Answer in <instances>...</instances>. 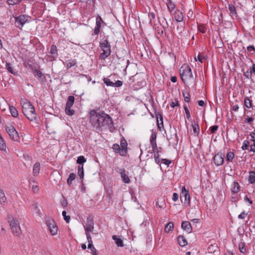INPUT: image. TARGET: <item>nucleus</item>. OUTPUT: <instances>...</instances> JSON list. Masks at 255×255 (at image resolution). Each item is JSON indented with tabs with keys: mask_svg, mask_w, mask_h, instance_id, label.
<instances>
[{
	"mask_svg": "<svg viewBox=\"0 0 255 255\" xmlns=\"http://www.w3.org/2000/svg\"><path fill=\"white\" fill-rule=\"evenodd\" d=\"M154 152V159H160V153H161V151L159 150V149L157 147V150H155L154 151H153ZM161 159H166L165 158H161Z\"/></svg>",
	"mask_w": 255,
	"mask_h": 255,
	"instance_id": "nucleus-42",
	"label": "nucleus"
},
{
	"mask_svg": "<svg viewBox=\"0 0 255 255\" xmlns=\"http://www.w3.org/2000/svg\"><path fill=\"white\" fill-rule=\"evenodd\" d=\"M103 81H104V83L107 86H111V87H113V86L114 82L111 81L110 80V79H109V78H104L103 79Z\"/></svg>",
	"mask_w": 255,
	"mask_h": 255,
	"instance_id": "nucleus-43",
	"label": "nucleus"
},
{
	"mask_svg": "<svg viewBox=\"0 0 255 255\" xmlns=\"http://www.w3.org/2000/svg\"><path fill=\"white\" fill-rule=\"evenodd\" d=\"M180 75L182 82L184 84L188 81L193 79L191 69L188 65L182 66L180 68Z\"/></svg>",
	"mask_w": 255,
	"mask_h": 255,
	"instance_id": "nucleus-4",
	"label": "nucleus"
},
{
	"mask_svg": "<svg viewBox=\"0 0 255 255\" xmlns=\"http://www.w3.org/2000/svg\"><path fill=\"white\" fill-rule=\"evenodd\" d=\"M85 232H92L94 229V222L93 217H88L86 220V225L84 226Z\"/></svg>",
	"mask_w": 255,
	"mask_h": 255,
	"instance_id": "nucleus-11",
	"label": "nucleus"
},
{
	"mask_svg": "<svg viewBox=\"0 0 255 255\" xmlns=\"http://www.w3.org/2000/svg\"><path fill=\"white\" fill-rule=\"evenodd\" d=\"M127 142L124 137L121 139V146L122 149V155H125L127 152Z\"/></svg>",
	"mask_w": 255,
	"mask_h": 255,
	"instance_id": "nucleus-13",
	"label": "nucleus"
},
{
	"mask_svg": "<svg viewBox=\"0 0 255 255\" xmlns=\"http://www.w3.org/2000/svg\"><path fill=\"white\" fill-rule=\"evenodd\" d=\"M243 75L246 77L247 79H252L253 75L250 69H248L246 72H244Z\"/></svg>",
	"mask_w": 255,
	"mask_h": 255,
	"instance_id": "nucleus-38",
	"label": "nucleus"
},
{
	"mask_svg": "<svg viewBox=\"0 0 255 255\" xmlns=\"http://www.w3.org/2000/svg\"><path fill=\"white\" fill-rule=\"evenodd\" d=\"M254 118H251V117L250 118L249 116H248L247 118H246L245 122L246 123L251 124L254 121Z\"/></svg>",
	"mask_w": 255,
	"mask_h": 255,
	"instance_id": "nucleus-61",
	"label": "nucleus"
},
{
	"mask_svg": "<svg viewBox=\"0 0 255 255\" xmlns=\"http://www.w3.org/2000/svg\"><path fill=\"white\" fill-rule=\"evenodd\" d=\"M9 111L11 116L14 118L17 117L18 116V111L16 109L12 106H10L9 107Z\"/></svg>",
	"mask_w": 255,
	"mask_h": 255,
	"instance_id": "nucleus-27",
	"label": "nucleus"
},
{
	"mask_svg": "<svg viewBox=\"0 0 255 255\" xmlns=\"http://www.w3.org/2000/svg\"><path fill=\"white\" fill-rule=\"evenodd\" d=\"M156 133L155 132H152L150 137V142L152 148V150H157V144L156 142Z\"/></svg>",
	"mask_w": 255,
	"mask_h": 255,
	"instance_id": "nucleus-14",
	"label": "nucleus"
},
{
	"mask_svg": "<svg viewBox=\"0 0 255 255\" xmlns=\"http://www.w3.org/2000/svg\"><path fill=\"white\" fill-rule=\"evenodd\" d=\"M8 223L12 233L16 236H19L21 234V230L18 220L13 218L11 221H9Z\"/></svg>",
	"mask_w": 255,
	"mask_h": 255,
	"instance_id": "nucleus-6",
	"label": "nucleus"
},
{
	"mask_svg": "<svg viewBox=\"0 0 255 255\" xmlns=\"http://www.w3.org/2000/svg\"><path fill=\"white\" fill-rule=\"evenodd\" d=\"M5 67L9 73H11L14 75H17V72L13 70V67H12L11 64L10 63L6 62Z\"/></svg>",
	"mask_w": 255,
	"mask_h": 255,
	"instance_id": "nucleus-26",
	"label": "nucleus"
},
{
	"mask_svg": "<svg viewBox=\"0 0 255 255\" xmlns=\"http://www.w3.org/2000/svg\"><path fill=\"white\" fill-rule=\"evenodd\" d=\"M181 228L188 234L192 232V226L188 221H183L181 224Z\"/></svg>",
	"mask_w": 255,
	"mask_h": 255,
	"instance_id": "nucleus-16",
	"label": "nucleus"
},
{
	"mask_svg": "<svg viewBox=\"0 0 255 255\" xmlns=\"http://www.w3.org/2000/svg\"><path fill=\"white\" fill-rule=\"evenodd\" d=\"M87 160H77V163L80 164L78 167V172L81 179L83 178L84 175L83 164Z\"/></svg>",
	"mask_w": 255,
	"mask_h": 255,
	"instance_id": "nucleus-15",
	"label": "nucleus"
},
{
	"mask_svg": "<svg viewBox=\"0 0 255 255\" xmlns=\"http://www.w3.org/2000/svg\"><path fill=\"white\" fill-rule=\"evenodd\" d=\"M247 50L251 54L255 53V48L253 45H250L247 47Z\"/></svg>",
	"mask_w": 255,
	"mask_h": 255,
	"instance_id": "nucleus-52",
	"label": "nucleus"
},
{
	"mask_svg": "<svg viewBox=\"0 0 255 255\" xmlns=\"http://www.w3.org/2000/svg\"><path fill=\"white\" fill-rule=\"evenodd\" d=\"M166 5L169 11L171 12L174 9L175 7V5L172 1H168L166 3Z\"/></svg>",
	"mask_w": 255,
	"mask_h": 255,
	"instance_id": "nucleus-35",
	"label": "nucleus"
},
{
	"mask_svg": "<svg viewBox=\"0 0 255 255\" xmlns=\"http://www.w3.org/2000/svg\"><path fill=\"white\" fill-rule=\"evenodd\" d=\"M61 205L64 207H66L68 205L67 200L63 196V200L61 201Z\"/></svg>",
	"mask_w": 255,
	"mask_h": 255,
	"instance_id": "nucleus-58",
	"label": "nucleus"
},
{
	"mask_svg": "<svg viewBox=\"0 0 255 255\" xmlns=\"http://www.w3.org/2000/svg\"><path fill=\"white\" fill-rule=\"evenodd\" d=\"M112 239L115 241L116 245L118 247H124V244L123 240L116 235H113Z\"/></svg>",
	"mask_w": 255,
	"mask_h": 255,
	"instance_id": "nucleus-22",
	"label": "nucleus"
},
{
	"mask_svg": "<svg viewBox=\"0 0 255 255\" xmlns=\"http://www.w3.org/2000/svg\"><path fill=\"white\" fill-rule=\"evenodd\" d=\"M155 116H156V119H157V121H158V119H159V121H161L163 120V117H162V116L161 114L158 113H155Z\"/></svg>",
	"mask_w": 255,
	"mask_h": 255,
	"instance_id": "nucleus-59",
	"label": "nucleus"
},
{
	"mask_svg": "<svg viewBox=\"0 0 255 255\" xmlns=\"http://www.w3.org/2000/svg\"><path fill=\"white\" fill-rule=\"evenodd\" d=\"M28 22L27 16L20 15L15 17V25L19 29H21L24 24Z\"/></svg>",
	"mask_w": 255,
	"mask_h": 255,
	"instance_id": "nucleus-8",
	"label": "nucleus"
},
{
	"mask_svg": "<svg viewBox=\"0 0 255 255\" xmlns=\"http://www.w3.org/2000/svg\"><path fill=\"white\" fill-rule=\"evenodd\" d=\"M76 178V174L72 173H70L67 180V182L69 186H70L72 184V181H73Z\"/></svg>",
	"mask_w": 255,
	"mask_h": 255,
	"instance_id": "nucleus-30",
	"label": "nucleus"
},
{
	"mask_svg": "<svg viewBox=\"0 0 255 255\" xmlns=\"http://www.w3.org/2000/svg\"><path fill=\"white\" fill-rule=\"evenodd\" d=\"M249 181V182L251 184H253L255 182V172H253V171L250 172Z\"/></svg>",
	"mask_w": 255,
	"mask_h": 255,
	"instance_id": "nucleus-32",
	"label": "nucleus"
},
{
	"mask_svg": "<svg viewBox=\"0 0 255 255\" xmlns=\"http://www.w3.org/2000/svg\"><path fill=\"white\" fill-rule=\"evenodd\" d=\"M50 53L53 55H58L57 49L55 45L52 44L50 47Z\"/></svg>",
	"mask_w": 255,
	"mask_h": 255,
	"instance_id": "nucleus-36",
	"label": "nucleus"
},
{
	"mask_svg": "<svg viewBox=\"0 0 255 255\" xmlns=\"http://www.w3.org/2000/svg\"><path fill=\"white\" fill-rule=\"evenodd\" d=\"M225 158V153L222 152V151L219 152L217 154H215L213 159H216V158L219 159H224Z\"/></svg>",
	"mask_w": 255,
	"mask_h": 255,
	"instance_id": "nucleus-40",
	"label": "nucleus"
},
{
	"mask_svg": "<svg viewBox=\"0 0 255 255\" xmlns=\"http://www.w3.org/2000/svg\"><path fill=\"white\" fill-rule=\"evenodd\" d=\"M250 136L251 137V140L253 141H255V133L254 132H252L250 134Z\"/></svg>",
	"mask_w": 255,
	"mask_h": 255,
	"instance_id": "nucleus-64",
	"label": "nucleus"
},
{
	"mask_svg": "<svg viewBox=\"0 0 255 255\" xmlns=\"http://www.w3.org/2000/svg\"><path fill=\"white\" fill-rule=\"evenodd\" d=\"M76 63L77 62L76 60H68L66 61V67L69 69L75 66Z\"/></svg>",
	"mask_w": 255,
	"mask_h": 255,
	"instance_id": "nucleus-29",
	"label": "nucleus"
},
{
	"mask_svg": "<svg viewBox=\"0 0 255 255\" xmlns=\"http://www.w3.org/2000/svg\"><path fill=\"white\" fill-rule=\"evenodd\" d=\"M239 249L241 253H245L246 251V250L245 248V245L244 243L239 244Z\"/></svg>",
	"mask_w": 255,
	"mask_h": 255,
	"instance_id": "nucleus-54",
	"label": "nucleus"
},
{
	"mask_svg": "<svg viewBox=\"0 0 255 255\" xmlns=\"http://www.w3.org/2000/svg\"><path fill=\"white\" fill-rule=\"evenodd\" d=\"M180 196L181 198L184 197L185 202L187 201L188 203L189 204L190 199V195L188 190L186 189L184 186L182 187Z\"/></svg>",
	"mask_w": 255,
	"mask_h": 255,
	"instance_id": "nucleus-12",
	"label": "nucleus"
},
{
	"mask_svg": "<svg viewBox=\"0 0 255 255\" xmlns=\"http://www.w3.org/2000/svg\"><path fill=\"white\" fill-rule=\"evenodd\" d=\"M40 169V164L39 162H36L34 164L33 168V173L34 176L37 175Z\"/></svg>",
	"mask_w": 255,
	"mask_h": 255,
	"instance_id": "nucleus-24",
	"label": "nucleus"
},
{
	"mask_svg": "<svg viewBox=\"0 0 255 255\" xmlns=\"http://www.w3.org/2000/svg\"><path fill=\"white\" fill-rule=\"evenodd\" d=\"M198 29L202 33H205L206 32L205 26L202 24H200L198 25Z\"/></svg>",
	"mask_w": 255,
	"mask_h": 255,
	"instance_id": "nucleus-49",
	"label": "nucleus"
},
{
	"mask_svg": "<svg viewBox=\"0 0 255 255\" xmlns=\"http://www.w3.org/2000/svg\"><path fill=\"white\" fill-rule=\"evenodd\" d=\"M90 122L98 132L108 129L113 123L112 118L104 111L92 110L90 112Z\"/></svg>",
	"mask_w": 255,
	"mask_h": 255,
	"instance_id": "nucleus-1",
	"label": "nucleus"
},
{
	"mask_svg": "<svg viewBox=\"0 0 255 255\" xmlns=\"http://www.w3.org/2000/svg\"><path fill=\"white\" fill-rule=\"evenodd\" d=\"M219 127L217 125H214L210 128L211 133H214L218 130Z\"/></svg>",
	"mask_w": 255,
	"mask_h": 255,
	"instance_id": "nucleus-51",
	"label": "nucleus"
},
{
	"mask_svg": "<svg viewBox=\"0 0 255 255\" xmlns=\"http://www.w3.org/2000/svg\"><path fill=\"white\" fill-rule=\"evenodd\" d=\"M192 127L194 133L195 135H198L200 131V128L198 123L194 122V123L192 124Z\"/></svg>",
	"mask_w": 255,
	"mask_h": 255,
	"instance_id": "nucleus-25",
	"label": "nucleus"
},
{
	"mask_svg": "<svg viewBox=\"0 0 255 255\" xmlns=\"http://www.w3.org/2000/svg\"><path fill=\"white\" fill-rule=\"evenodd\" d=\"M224 160H213V161L211 162V164H212L214 163L216 166H220L222 165L224 163Z\"/></svg>",
	"mask_w": 255,
	"mask_h": 255,
	"instance_id": "nucleus-56",
	"label": "nucleus"
},
{
	"mask_svg": "<svg viewBox=\"0 0 255 255\" xmlns=\"http://www.w3.org/2000/svg\"><path fill=\"white\" fill-rule=\"evenodd\" d=\"M74 101L75 98L73 96H69L68 97L65 111L67 115L70 116H73L75 113V111L71 109V107L73 105Z\"/></svg>",
	"mask_w": 255,
	"mask_h": 255,
	"instance_id": "nucleus-7",
	"label": "nucleus"
},
{
	"mask_svg": "<svg viewBox=\"0 0 255 255\" xmlns=\"http://www.w3.org/2000/svg\"><path fill=\"white\" fill-rule=\"evenodd\" d=\"M234 157V153L232 151H229L226 155V159H233Z\"/></svg>",
	"mask_w": 255,
	"mask_h": 255,
	"instance_id": "nucleus-50",
	"label": "nucleus"
},
{
	"mask_svg": "<svg viewBox=\"0 0 255 255\" xmlns=\"http://www.w3.org/2000/svg\"><path fill=\"white\" fill-rule=\"evenodd\" d=\"M5 130L10 138L14 141H19V136L15 128L11 125H6Z\"/></svg>",
	"mask_w": 255,
	"mask_h": 255,
	"instance_id": "nucleus-5",
	"label": "nucleus"
},
{
	"mask_svg": "<svg viewBox=\"0 0 255 255\" xmlns=\"http://www.w3.org/2000/svg\"><path fill=\"white\" fill-rule=\"evenodd\" d=\"M103 24L106 25V23L103 21L101 16L100 15H98L96 17V26L94 29L93 35H98L99 34Z\"/></svg>",
	"mask_w": 255,
	"mask_h": 255,
	"instance_id": "nucleus-9",
	"label": "nucleus"
},
{
	"mask_svg": "<svg viewBox=\"0 0 255 255\" xmlns=\"http://www.w3.org/2000/svg\"><path fill=\"white\" fill-rule=\"evenodd\" d=\"M62 216L64 217V220L66 221L67 223H69L70 222V216L68 215H66V211H63L62 212Z\"/></svg>",
	"mask_w": 255,
	"mask_h": 255,
	"instance_id": "nucleus-46",
	"label": "nucleus"
},
{
	"mask_svg": "<svg viewBox=\"0 0 255 255\" xmlns=\"http://www.w3.org/2000/svg\"><path fill=\"white\" fill-rule=\"evenodd\" d=\"M126 171L125 169H119V172L123 182L125 183H129L130 182V179L128 175L126 173Z\"/></svg>",
	"mask_w": 255,
	"mask_h": 255,
	"instance_id": "nucleus-17",
	"label": "nucleus"
},
{
	"mask_svg": "<svg viewBox=\"0 0 255 255\" xmlns=\"http://www.w3.org/2000/svg\"><path fill=\"white\" fill-rule=\"evenodd\" d=\"M240 190V186L238 182H234L233 183V186L232 189V191L234 193H237Z\"/></svg>",
	"mask_w": 255,
	"mask_h": 255,
	"instance_id": "nucleus-33",
	"label": "nucleus"
},
{
	"mask_svg": "<svg viewBox=\"0 0 255 255\" xmlns=\"http://www.w3.org/2000/svg\"><path fill=\"white\" fill-rule=\"evenodd\" d=\"M178 244L181 247H184L187 244L186 239L183 236H179L177 238Z\"/></svg>",
	"mask_w": 255,
	"mask_h": 255,
	"instance_id": "nucleus-23",
	"label": "nucleus"
},
{
	"mask_svg": "<svg viewBox=\"0 0 255 255\" xmlns=\"http://www.w3.org/2000/svg\"><path fill=\"white\" fill-rule=\"evenodd\" d=\"M229 10L230 11V15L233 18H237L238 15L236 11L235 6L232 4H229L228 5Z\"/></svg>",
	"mask_w": 255,
	"mask_h": 255,
	"instance_id": "nucleus-18",
	"label": "nucleus"
},
{
	"mask_svg": "<svg viewBox=\"0 0 255 255\" xmlns=\"http://www.w3.org/2000/svg\"><path fill=\"white\" fill-rule=\"evenodd\" d=\"M157 126L159 130L160 131H162V129H164L163 121H161L160 123H159V121H157Z\"/></svg>",
	"mask_w": 255,
	"mask_h": 255,
	"instance_id": "nucleus-57",
	"label": "nucleus"
},
{
	"mask_svg": "<svg viewBox=\"0 0 255 255\" xmlns=\"http://www.w3.org/2000/svg\"><path fill=\"white\" fill-rule=\"evenodd\" d=\"M175 19L177 22H181L183 20V15L182 12L179 10H176L174 13Z\"/></svg>",
	"mask_w": 255,
	"mask_h": 255,
	"instance_id": "nucleus-19",
	"label": "nucleus"
},
{
	"mask_svg": "<svg viewBox=\"0 0 255 255\" xmlns=\"http://www.w3.org/2000/svg\"><path fill=\"white\" fill-rule=\"evenodd\" d=\"M178 197H179L178 194L176 193H174L173 194L172 200L174 201H176L178 200Z\"/></svg>",
	"mask_w": 255,
	"mask_h": 255,
	"instance_id": "nucleus-63",
	"label": "nucleus"
},
{
	"mask_svg": "<svg viewBox=\"0 0 255 255\" xmlns=\"http://www.w3.org/2000/svg\"><path fill=\"white\" fill-rule=\"evenodd\" d=\"M22 0H6L8 5H15L19 3Z\"/></svg>",
	"mask_w": 255,
	"mask_h": 255,
	"instance_id": "nucleus-45",
	"label": "nucleus"
},
{
	"mask_svg": "<svg viewBox=\"0 0 255 255\" xmlns=\"http://www.w3.org/2000/svg\"><path fill=\"white\" fill-rule=\"evenodd\" d=\"M100 47L103 52L99 56V59H105L111 53V45L108 38H103L100 42Z\"/></svg>",
	"mask_w": 255,
	"mask_h": 255,
	"instance_id": "nucleus-3",
	"label": "nucleus"
},
{
	"mask_svg": "<svg viewBox=\"0 0 255 255\" xmlns=\"http://www.w3.org/2000/svg\"><path fill=\"white\" fill-rule=\"evenodd\" d=\"M180 106L179 104V102L177 99H175V101H172L171 103L170 104V106L172 108H174L176 106L179 107Z\"/></svg>",
	"mask_w": 255,
	"mask_h": 255,
	"instance_id": "nucleus-55",
	"label": "nucleus"
},
{
	"mask_svg": "<svg viewBox=\"0 0 255 255\" xmlns=\"http://www.w3.org/2000/svg\"><path fill=\"white\" fill-rule=\"evenodd\" d=\"M6 201V198L5 196L4 193L3 191L0 189V203H5Z\"/></svg>",
	"mask_w": 255,
	"mask_h": 255,
	"instance_id": "nucleus-41",
	"label": "nucleus"
},
{
	"mask_svg": "<svg viewBox=\"0 0 255 255\" xmlns=\"http://www.w3.org/2000/svg\"><path fill=\"white\" fill-rule=\"evenodd\" d=\"M22 113L30 121H34L36 119L37 114L34 107L30 102L24 103L22 106Z\"/></svg>",
	"mask_w": 255,
	"mask_h": 255,
	"instance_id": "nucleus-2",
	"label": "nucleus"
},
{
	"mask_svg": "<svg viewBox=\"0 0 255 255\" xmlns=\"http://www.w3.org/2000/svg\"><path fill=\"white\" fill-rule=\"evenodd\" d=\"M6 148V145L4 140L1 136H0V149L1 150H5Z\"/></svg>",
	"mask_w": 255,
	"mask_h": 255,
	"instance_id": "nucleus-44",
	"label": "nucleus"
},
{
	"mask_svg": "<svg viewBox=\"0 0 255 255\" xmlns=\"http://www.w3.org/2000/svg\"><path fill=\"white\" fill-rule=\"evenodd\" d=\"M174 225L171 222H169L165 227L164 231L166 233H169L173 229Z\"/></svg>",
	"mask_w": 255,
	"mask_h": 255,
	"instance_id": "nucleus-28",
	"label": "nucleus"
},
{
	"mask_svg": "<svg viewBox=\"0 0 255 255\" xmlns=\"http://www.w3.org/2000/svg\"><path fill=\"white\" fill-rule=\"evenodd\" d=\"M244 105L247 108H250L252 107V101L249 99L248 97H246L244 99Z\"/></svg>",
	"mask_w": 255,
	"mask_h": 255,
	"instance_id": "nucleus-31",
	"label": "nucleus"
},
{
	"mask_svg": "<svg viewBox=\"0 0 255 255\" xmlns=\"http://www.w3.org/2000/svg\"><path fill=\"white\" fill-rule=\"evenodd\" d=\"M35 76H37L38 80L41 83H44L46 81L45 77L44 74L38 69L36 71V72L34 74Z\"/></svg>",
	"mask_w": 255,
	"mask_h": 255,
	"instance_id": "nucleus-21",
	"label": "nucleus"
},
{
	"mask_svg": "<svg viewBox=\"0 0 255 255\" xmlns=\"http://www.w3.org/2000/svg\"><path fill=\"white\" fill-rule=\"evenodd\" d=\"M165 204L162 199H158V201L156 203V206L159 208H164Z\"/></svg>",
	"mask_w": 255,
	"mask_h": 255,
	"instance_id": "nucleus-37",
	"label": "nucleus"
},
{
	"mask_svg": "<svg viewBox=\"0 0 255 255\" xmlns=\"http://www.w3.org/2000/svg\"><path fill=\"white\" fill-rule=\"evenodd\" d=\"M247 215L244 211H243L241 214L238 216V218L239 219H243L245 218V216Z\"/></svg>",
	"mask_w": 255,
	"mask_h": 255,
	"instance_id": "nucleus-62",
	"label": "nucleus"
},
{
	"mask_svg": "<svg viewBox=\"0 0 255 255\" xmlns=\"http://www.w3.org/2000/svg\"><path fill=\"white\" fill-rule=\"evenodd\" d=\"M249 144H250V143L248 140H244L242 146V149L243 150L247 149L249 146Z\"/></svg>",
	"mask_w": 255,
	"mask_h": 255,
	"instance_id": "nucleus-48",
	"label": "nucleus"
},
{
	"mask_svg": "<svg viewBox=\"0 0 255 255\" xmlns=\"http://www.w3.org/2000/svg\"><path fill=\"white\" fill-rule=\"evenodd\" d=\"M108 128L109 129L111 132H114L115 129V128L114 126V123H113L112 124H110V125L108 126Z\"/></svg>",
	"mask_w": 255,
	"mask_h": 255,
	"instance_id": "nucleus-60",
	"label": "nucleus"
},
{
	"mask_svg": "<svg viewBox=\"0 0 255 255\" xmlns=\"http://www.w3.org/2000/svg\"><path fill=\"white\" fill-rule=\"evenodd\" d=\"M183 107H184V109L185 112L186 118H187L188 120H189L191 118L190 111H189L187 105H184Z\"/></svg>",
	"mask_w": 255,
	"mask_h": 255,
	"instance_id": "nucleus-47",
	"label": "nucleus"
},
{
	"mask_svg": "<svg viewBox=\"0 0 255 255\" xmlns=\"http://www.w3.org/2000/svg\"><path fill=\"white\" fill-rule=\"evenodd\" d=\"M49 232L52 235H55L57 234L58 227L53 219H49L46 221Z\"/></svg>",
	"mask_w": 255,
	"mask_h": 255,
	"instance_id": "nucleus-10",
	"label": "nucleus"
},
{
	"mask_svg": "<svg viewBox=\"0 0 255 255\" xmlns=\"http://www.w3.org/2000/svg\"><path fill=\"white\" fill-rule=\"evenodd\" d=\"M182 95L186 102L189 103L190 101V95L188 92H182Z\"/></svg>",
	"mask_w": 255,
	"mask_h": 255,
	"instance_id": "nucleus-39",
	"label": "nucleus"
},
{
	"mask_svg": "<svg viewBox=\"0 0 255 255\" xmlns=\"http://www.w3.org/2000/svg\"><path fill=\"white\" fill-rule=\"evenodd\" d=\"M123 82L121 80H118L115 83H114L113 87H120L123 85Z\"/></svg>",
	"mask_w": 255,
	"mask_h": 255,
	"instance_id": "nucleus-53",
	"label": "nucleus"
},
{
	"mask_svg": "<svg viewBox=\"0 0 255 255\" xmlns=\"http://www.w3.org/2000/svg\"><path fill=\"white\" fill-rule=\"evenodd\" d=\"M208 252L209 253L214 254L218 253L219 250L217 245L216 244L211 245L208 248Z\"/></svg>",
	"mask_w": 255,
	"mask_h": 255,
	"instance_id": "nucleus-20",
	"label": "nucleus"
},
{
	"mask_svg": "<svg viewBox=\"0 0 255 255\" xmlns=\"http://www.w3.org/2000/svg\"><path fill=\"white\" fill-rule=\"evenodd\" d=\"M113 149L116 153H119L122 155V149L121 146L118 144H114Z\"/></svg>",
	"mask_w": 255,
	"mask_h": 255,
	"instance_id": "nucleus-34",
	"label": "nucleus"
}]
</instances>
